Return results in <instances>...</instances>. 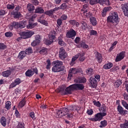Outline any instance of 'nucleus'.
<instances>
[{
  "instance_id": "nucleus-34",
  "label": "nucleus",
  "mask_w": 128,
  "mask_h": 128,
  "mask_svg": "<svg viewBox=\"0 0 128 128\" xmlns=\"http://www.w3.org/2000/svg\"><path fill=\"white\" fill-rule=\"evenodd\" d=\"M16 26H17V28H24V22H20V23L16 22Z\"/></svg>"
},
{
  "instance_id": "nucleus-38",
  "label": "nucleus",
  "mask_w": 128,
  "mask_h": 128,
  "mask_svg": "<svg viewBox=\"0 0 128 128\" xmlns=\"http://www.w3.org/2000/svg\"><path fill=\"white\" fill-rule=\"evenodd\" d=\"M96 58L99 62H102V54L97 52Z\"/></svg>"
},
{
  "instance_id": "nucleus-25",
  "label": "nucleus",
  "mask_w": 128,
  "mask_h": 128,
  "mask_svg": "<svg viewBox=\"0 0 128 128\" xmlns=\"http://www.w3.org/2000/svg\"><path fill=\"white\" fill-rule=\"evenodd\" d=\"M78 56L79 55H78V54H76L72 58V61L70 63V66H74V64L75 62L78 58Z\"/></svg>"
},
{
  "instance_id": "nucleus-28",
  "label": "nucleus",
  "mask_w": 128,
  "mask_h": 128,
  "mask_svg": "<svg viewBox=\"0 0 128 128\" xmlns=\"http://www.w3.org/2000/svg\"><path fill=\"white\" fill-rule=\"evenodd\" d=\"M112 62H108L106 64H105L104 66V70H110V68H112Z\"/></svg>"
},
{
  "instance_id": "nucleus-5",
  "label": "nucleus",
  "mask_w": 128,
  "mask_h": 128,
  "mask_svg": "<svg viewBox=\"0 0 128 128\" xmlns=\"http://www.w3.org/2000/svg\"><path fill=\"white\" fill-rule=\"evenodd\" d=\"M106 116V110L104 108H101L100 112L96 114L95 117L96 118V120H97V122H100V120H102V118Z\"/></svg>"
},
{
  "instance_id": "nucleus-42",
  "label": "nucleus",
  "mask_w": 128,
  "mask_h": 128,
  "mask_svg": "<svg viewBox=\"0 0 128 128\" xmlns=\"http://www.w3.org/2000/svg\"><path fill=\"white\" fill-rule=\"evenodd\" d=\"M121 104L122 106H123L128 110V104L126 103V102L124 101V100H122Z\"/></svg>"
},
{
  "instance_id": "nucleus-10",
  "label": "nucleus",
  "mask_w": 128,
  "mask_h": 128,
  "mask_svg": "<svg viewBox=\"0 0 128 128\" xmlns=\"http://www.w3.org/2000/svg\"><path fill=\"white\" fill-rule=\"evenodd\" d=\"M22 82V80L20 79V78H16L14 82L10 84L9 86V88H16L17 86H18Z\"/></svg>"
},
{
  "instance_id": "nucleus-33",
  "label": "nucleus",
  "mask_w": 128,
  "mask_h": 128,
  "mask_svg": "<svg viewBox=\"0 0 128 128\" xmlns=\"http://www.w3.org/2000/svg\"><path fill=\"white\" fill-rule=\"evenodd\" d=\"M10 30H12L14 28H18V26H16V22H13L11 24L8 26Z\"/></svg>"
},
{
  "instance_id": "nucleus-4",
  "label": "nucleus",
  "mask_w": 128,
  "mask_h": 128,
  "mask_svg": "<svg viewBox=\"0 0 128 128\" xmlns=\"http://www.w3.org/2000/svg\"><path fill=\"white\" fill-rule=\"evenodd\" d=\"M56 32L54 30H52L48 36V39L45 40V44H47V46H50V44H52L54 40H56Z\"/></svg>"
},
{
  "instance_id": "nucleus-47",
  "label": "nucleus",
  "mask_w": 128,
  "mask_h": 128,
  "mask_svg": "<svg viewBox=\"0 0 128 128\" xmlns=\"http://www.w3.org/2000/svg\"><path fill=\"white\" fill-rule=\"evenodd\" d=\"M24 52H25V53L26 54V55L30 54H32V48H28L26 49Z\"/></svg>"
},
{
  "instance_id": "nucleus-36",
  "label": "nucleus",
  "mask_w": 128,
  "mask_h": 128,
  "mask_svg": "<svg viewBox=\"0 0 128 128\" xmlns=\"http://www.w3.org/2000/svg\"><path fill=\"white\" fill-rule=\"evenodd\" d=\"M36 26H38V23L30 22L27 26V28H34Z\"/></svg>"
},
{
  "instance_id": "nucleus-56",
  "label": "nucleus",
  "mask_w": 128,
  "mask_h": 128,
  "mask_svg": "<svg viewBox=\"0 0 128 128\" xmlns=\"http://www.w3.org/2000/svg\"><path fill=\"white\" fill-rule=\"evenodd\" d=\"M6 46L4 43H0V50H6Z\"/></svg>"
},
{
  "instance_id": "nucleus-2",
  "label": "nucleus",
  "mask_w": 128,
  "mask_h": 128,
  "mask_svg": "<svg viewBox=\"0 0 128 128\" xmlns=\"http://www.w3.org/2000/svg\"><path fill=\"white\" fill-rule=\"evenodd\" d=\"M107 22L118 24L120 22V18H118V12H111L110 15L107 18Z\"/></svg>"
},
{
  "instance_id": "nucleus-1",
  "label": "nucleus",
  "mask_w": 128,
  "mask_h": 128,
  "mask_svg": "<svg viewBox=\"0 0 128 128\" xmlns=\"http://www.w3.org/2000/svg\"><path fill=\"white\" fill-rule=\"evenodd\" d=\"M70 110L67 108H62L60 110H57L56 118H60L64 116L67 114V118H72V113L68 114Z\"/></svg>"
},
{
  "instance_id": "nucleus-31",
  "label": "nucleus",
  "mask_w": 128,
  "mask_h": 128,
  "mask_svg": "<svg viewBox=\"0 0 128 128\" xmlns=\"http://www.w3.org/2000/svg\"><path fill=\"white\" fill-rule=\"evenodd\" d=\"M26 8L28 12H32L33 10H34V6L30 4H28Z\"/></svg>"
},
{
  "instance_id": "nucleus-11",
  "label": "nucleus",
  "mask_w": 128,
  "mask_h": 128,
  "mask_svg": "<svg viewBox=\"0 0 128 128\" xmlns=\"http://www.w3.org/2000/svg\"><path fill=\"white\" fill-rule=\"evenodd\" d=\"M126 54V52L122 51L121 52H120L119 54H118L116 58V62H120L122 60H124V56Z\"/></svg>"
},
{
  "instance_id": "nucleus-30",
  "label": "nucleus",
  "mask_w": 128,
  "mask_h": 128,
  "mask_svg": "<svg viewBox=\"0 0 128 128\" xmlns=\"http://www.w3.org/2000/svg\"><path fill=\"white\" fill-rule=\"evenodd\" d=\"M25 74L26 76H32V75L34 74V71L32 70H28L26 72Z\"/></svg>"
},
{
  "instance_id": "nucleus-57",
  "label": "nucleus",
  "mask_w": 128,
  "mask_h": 128,
  "mask_svg": "<svg viewBox=\"0 0 128 128\" xmlns=\"http://www.w3.org/2000/svg\"><path fill=\"white\" fill-rule=\"evenodd\" d=\"M29 116H30V118H32L34 120H36V114H34V112H30L29 114Z\"/></svg>"
},
{
  "instance_id": "nucleus-8",
  "label": "nucleus",
  "mask_w": 128,
  "mask_h": 128,
  "mask_svg": "<svg viewBox=\"0 0 128 128\" xmlns=\"http://www.w3.org/2000/svg\"><path fill=\"white\" fill-rule=\"evenodd\" d=\"M66 56H68V53L66 52L64 48H60L59 51V58L60 60H64Z\"/></svg>"
},
{
  "instance_id": "nucleus-61",
  "label": "nucleus",
  "mask_w": 128,
  "mask_h": 128,
  "mask_svg": "<svg viewBox=\"0 0 128 128\" xmlns=\"http://www.w3.org/2000/svg\"><path fill=\"white\" fill-rule=\"evenodd\" d=\"M31 2L34 6H38V4H40L38 0H31Z\"/></svg>"
},
{
  "instance_id": "nucleus-54",
  "label": "nucleus",
  "mask_w": 128,
  "mask_h": 128,
  "mask_svg": "<svg viewBox=\"0 0 128 128\" xmlns=\"http://www.w3.org/2000/svg\"><path fill=\"white\" fill-rule=\"evenodd\" d=\"M90 36H96L98 34V32L94 30H92L90 32Z\"/></svg>"
},
{
  "instance_id": "nucleus-40",
  "label": "nucleus",
  "mask_w": 128,
  "mask_h": 128,
  "mask_svg": "<svg viewBox=\"0 0 128 128\" xmlns=\"http://www.w3.org/2000/svg\"><path fill=\"white\" fill-rule=\"evenodd\" d=\"M120 128H128V121L126 120H125L124 123L120 124Z\"/></svg>"
},
{
  "instance_id": "nucleus-23",
  "label": "nucleus",
  "mask_w": 128,
  "mask_h": 128,
  "mask_svg": "<svg viewBox=\"0 0 128 128\" xmlns=\"http://www.w3.org/2000/svg\"><path fill=\"white\" fill-rule=\"evenodd\" d=\"M58 44L60 46H66V42L64 40H62V36H60L58 38Z\"/></svg>"
},
{
  "instance_id": "nucleus-26",
  "label": "nucleus",
  "mask_w": 128,
  "mask_h": 128,
  "mask_svg": "<svg viewBox=\"0 0 128 128\" xmlns=\"http://www.w3.org/2000/svg\"><path fill=\"white\" fill-rule=\"evenodd\" d=\"M22 94V90L16 88L14 90V95L15 96H17V98H18Z\"/></svg>"
},
{
  "instance_id": "nucleus-41",
  "label": "nucleus",
  "mask_w": 128,
  "mask_h": 128,
  "mask_svg": "<svg viewBox=\"0 0 128 128\" xmlns=\"http://www.w3.org/2000/svg\"><path fill=\"white\" fill-rule=\"evenodd\" d=\"M107 124H108V122H106V120H104L103 121L100 122V124L99 126L100 128H106Z\"/></svg>"
},
{
  "instance_id": "nucleus-62",
  "label": "nucleus",
  "mask_w": 128,
  "mask_h": 128,
  "mask_svg": "<svg viewBox=\"0 0 128 128\" xmlns=\"http://www.w3.org/2000/svg\"><path fill=\"white\" fill-rule=\"evenodd\" d=\"M15 116H16V118H20V112H18V111L16 109L15 110Z\"/></svg>"
},
{
  "instance_id": "nucleus-49",
  "label": "nucleus",
  "mask_w": 128,
  "mask_h": 128,
  "mask_svg": "<svg viewBox=\"0 0 128 128\" xmlns=\"http://www.w3.org/2000/svg\"><path fill=\"white\" fill-rule=\"evenodd\" d=\"M80 46H81V48H88V44H86L84 42H82L80 44Z\"/></svg>"
},
{
  "instance_id": "nucleus-51",
  "label": "nucleus",
  "mask_w": 128,
  "mask_h": 128,
  "mask_svg": "<svg viewBox=\"0 0 128 128\" xmlns=\"http://www.w3.org/2000/svg\"><path fill=\"white\" fill-rule=\"evenodd\" d=\"M92 102L94 106H98V108L100 107V102L98 101L96 102V100H94Z\"/></svg>"
},
{
  "instance_id": "nucleus-16",
  "label": "nucleus",
  "mask_w": 128,
  "mask_h": 128,
  "mask_svg": "<svg viewBox=\"0 0 128 128\" xmlns=\"http://www.w3.org/2000/svg\"><path fill=\"white\" fill-rule=\"evenodd\" d=\"M117 108L118 111L120 112V114L124 116L128 114V110H124V108H122V106H120V105H118Z\"/></svg>"
},
{
  "instance_id": "nucleus-43",
  "label": "nucleus",
  "mask_w": 128,
  "mask_h": 128,
  "mask_svg": "<svg viewBox=\"0 0 128 128\" xmlns=\"http://www.w3.org/2000/svg\"><path fill=\"white\" fill-rule=\"evenodd\" d=\"M59 8L60 10H64L68 8V6L66 5V4L64 3L60 6Z\"/></svg>"
},
{
  "instance_id": "nucleus-12",
  "label": "nucleus",
  "mask_w": 128,
  "mask_h": 128,
  "mask_svg": "<svg viewBox=\"0 0 128 128\" xmlns=\"http://www.w3.org/2000/svg\"><path fill=\"white\" fill-rule=\"evenodd\" d=\"M121 8L124 16L128 18V3L122 4Z\"/></svg>"
},
{
  "instance_id": "nucleus-27",
  "label": "nucleus",
  "mask_w": 128,
  "mask_h": 128,
  "mask_svg": "<svg viewBox=\"0 0 128 128\" xmlns=\"http://www.w3.org/2000/svg\"><path fill=\"white\" fill-rule=\"evenodd\" d=\"M0 122L2 126H6V117L2 116L0 118Z\"/></svg>"
},
{
  "instance_id": "nucleus-60",
  "label": "nucleus",
  "mask_w": 128,
  "mask_h": 128,
  "mask_svg": "<svg viewBox=\"0 0 128 128\" xmlns=\"http://www.w3.org/2000/svg\"><path fill=\"white\" fill-rule=\"evenodd\" d=\"M46 62H47L46 68L47 70H50V60H46Z\"/></svg>"
},
{
  "instance_id": "nucleus-46",
  "label": "nucleus",
  "mask_w": 128,
  "mask_h": 128,
  "mask_svg": "<svg viewBox=\"0 0 128 128\" xmlns=\"http://www.w3.org/2000/svg\"><path fill=\"white\" fill-rule=\"evenodd\" d=\"M10 106H12V102L10 101H8L6 102L5 108L6 110H10Z\"/></svg>"
},
{
  "instance_id": "nucleus-18",
  "label": "nucleus",
  "mask_w": 128,
  "mask_h": 128,
  "mask_svg": "<svg viewBox=\"0 0 128 128\" xmlns=\"http://www.w3.org/2000/svg\"><path fill=\"white\" fill-rule=\"evenodd\" d=\"M90 22L93 26H96L98 24V22L96 21V18L94 17H91L90 18Z\"/></svg>"
},
{
  "instance_id": "nucleus-53",
  "label": "nucleus",
  "mask_w": 128,
  "mask_h": 128,
  "mask_svg": "<svg viewBox=\"0 0 128 128\" xmlns=\"http://www.w3.org/2000/svg\"><path fill=\"white\" fill-rule=\"evenodd\" d=\"M12 36H14V34L12 32H6L5 33V36H6V38H10Z\"/></svg>"
},
{
  "instance_id": "nucleus-14",
  "label": "nucleus",
  "mask_w": 128,
  "mask_h": 128,
  "mask_svg": "<svg viewBox=\"0 0 128 128\" xmlns=\"http://www.w3.org/2000/svg\"><path fill=\"white\" fill-rule=\"evenodd\" d=\"M40 42V36L36 35L35 36V40L32 42L31 45L32 46H36Z\"/></svg>"
},
{
  "instance_id": "nucleus-37",
  "label": "nucleus",
  "mask_w": 128,
  "mask_h": 128,
  "mask_svg": "<svg viewBox=\"0 0 128 128\" xmlns=\"http://www.w3.org/2000/svg\"><path fill=\"white\" fill-rule=\"evenodd\" d=\"M44 9L42 8H37L36 10H35V12L36 14H44Z\"/></svg>"
},
{
  "instance_id": "nucleus-52",
  "label": "nucleus",
  "mask_w": 128,
  "mask_h": 128,
  "mask_svg": "<svg viewBox=\"0 0 128 128\" xmlns=\"http://www.w3.org/2000/svg\"><path fill=\"white\" fill-rule=\"evenodd\" d=\"M45 14H46L47 16H52V14H54V13L52 12V11L51 10H48V11H46L44 12Z\"/></svg>"
},
{
  "instance_id": "nucleus-48",
  "label": "nucleus",
  "mask_w": 128,
  "mask_h": 128,
  "mask_svg": "<svg viewBox=\"0 0 128 128\" xmlns=\"http://www.w3.org/2000/svg\"><path fill=\"white\" fill-rule=\"evenodd\" d=\"M86 72L88 76H92V69L88 68L86 70Z\"/></svg>"
},
{
  "instance_id": "nucleus-32",
  "label": "nucleus",
  "mask_w": 128,
  "mask_h": 128,
  "mask_svg": "<svg viewBox=\"0 0 128 128\" xmlns=\"http://www.w3.org/2000/svg\"><path fill=\"white\" fill-rule=\"evenodd\" d=\"M60 70H62V68L58 67V66H54L52 68V72H58Z\"/></svg>"
},
{
  "instance_id": "nucleus-58",
  "label": "nucleus",
  "mask_w": 128,
  "mask_h": 128,
  "mask_svg": "<svg viewBox=\"0 0 128 128\" xmlns=\"http://www.w3.org/2000/svg\"><path fill=\"white\" fill-rule=\"evenodd\" d=\"M14 16L16 18H22V14L18 12L14 13Z\"/></svg>"
},
{
  "instance_id": "nucleus-22",
  "label": "nucleus",
  "mask_w": 128,
  "mask_h": 128,
  "mask_svg": "<svg viewBox=\"0 0 128 128\" xmlns=\"http://www.w3.org/2000/svg\"><path fill=\"white\" fill-rule=\"evenodd\" d=\"M54 65L58 66V68H62V61L60 60H56L53 62Z\"/></svg>"
},
{
  "instance_id": "nucleus-55",
  "label": "nucleus",
  "mask_w": 128,
  "mask_h": 128,
  "mask_svg": "<svg viewBox=\"0 0 128 128\" xmlns=\"http://www.w3.org/2000/svg\"><path fill=\"white\" fill-rule=\"evenodd\" d=\"M44 18V15H42L39 18H38V22H40V24L41 23V22H43Z\"/></svg>"
},
{
  "instance_id": "nucleus-59",
  "label": "nucleus",
  "mask_w": 128,
  "mask_h": 128,
  "mask_svg": "<svg viewBox=\"0 0 128 128\" xmlns=\"http://www.w3.org/2000/svg\"><path fill=\"white\" fill-rule=\"evenodd\" d=\"M90 4L92 6H94V4H98V0H90Z\"/></svg>"
},
{
  "instance_id": "nucleus-20",
  "label": "nucleus",
  "mask_w": 128,
  "mask_h": 128,
  "mask_svg": "<svg viewBox=\"0 0 128 128\" xmlns=\"http://www.w3.org/2000/svg\"><path fill=\"white\" fill-rule=\"evenodd\" d=\"M110 7H105L104 8H103L102 12V16L104 18V16H106V12H110Z\"/></svg>"
},
{
  "instance_id": "nucleus-64",
  "label": "nucleus",
  "mask_w": 128,
  "mask_h": 128,
  "mask_svg": "<svg viewBox=\"0 0 128 128\" xmlns=\"http://www.w3.org/2000/svg\"><path fill=\"white\" fill-rule=\"evenodd\" d=\"M18 128H24V123H19L18 126Z\"/></svg>"
},
{
  "instance_id": "nucleus-15",
  "label": "nucleus",
  "mask_w": 128,
  "mask_h": 128,
  "mask_svg": "<svg viewBox=\"0 0 128 128\" xmlns=\"http://www.w3.org/2000/svg\"><path fill=\"white\" fill-rule=\"evenodd\" d=\"M88 6L86 4H84L81 10L82 12H84V16H86L87 18H90V12H88Z\"/></svg>"
},
{
  "instance_id": "nucleus-9",
  "label": "nucleus",
  "mask_w": 128,
  "mask_h": 128,
  "mask_svg": "<svg viewBox=\"0 0 128 128\" xmlns=\"http://www.w3.org/2000/svg\"><path fill=\"white\" fill-rule=\"evenodd\" d=\"M22 34V38H32V36L34 34V32L32 31H27L26 32H23Z\"/></svg>"
},
{
  "instance_id": "nucleus-39",
  "label": "nucleus",
  "mask_w": 128,
  "mask_h": 128,
  "mask_svg": "<svg viewBox=\"0 0 128 128\" xmlns=\"http://www.w3.org/2000/svg\"><path fill=\"white\" fill-rule=\"evenodd\" d=\"M48 52V49L46 48H44L40 50V54H43V56H44V54H47Z\"/></svg>"
},
{
  "instance_id": "nucleus-3",
  "label": "nucleus",
  "mask_w": 128,
  "mask_h": 128,
  "mask_svg": "<svg viewBox=\"0 0 128 128\" xmlns=\"http://www.w3.org/2000/svg\"><path fill=\"white\" fill-rule=\"evenodd\" d=\"M84 88V86L82 84H75L72 85L70 86L66 89V92L67 94H72V90H82Z\"/></svg>"
},
{
  "instance_id": "nucleus-13",
  "label": "nucleus",
  "mask_w": 128,
  "mask_h": 128,
  "mask_svg": "<svg viewBox=\"0 0 128 128\" xmlns=\"http://www.w3.org/2000/svg\"><path fill=\"white\" fill-rule=\"evenodd\" d=\"M90 86L92 88H96V86H98V82L94 77H90Z\"/></svg>"
},
{
  "instance_id": "nucleus-44",
  "label": "nucleus",
  "mask_w": 128,
  "mask_h": 128,
  "mask_svg": "<svg viewBox=\"0 0 128 128\" xmlns=\"http://www.w3.org/2000/svg\"><path fill=\"white\" fill-rule=\"evenodd\" d=\"M75 82H80L81 84H84L86 82V79L84 78H82L80 79L79 81L76 82V80H74Z\"/></svg>"
},
{
  "instance_id": "nucleus-7",
  "label": "nucleus",
  "mask_w": 128,
  "mask_h": 128,
  "mask_svg": "<svg viewBox=\"0 0 128 128\" xmlns=\"http://www.w3.org/2000/svg\"><path fill=\"white\" fill-rule=\"evenodd\" d=\"M76 36V32L74 29H70V30L68 31L66 34V36L68 38H72Z\"/></svg>"
},
{
  "instance_id": "nucleus-35",
  "label": "nucleus",
  "mask_w": 128,
  "mask_h": 128,
  "mask_svg": "<svg viewBox=\"0 0 128 128\" xmlns=\"http://www.w3.org/2000/svg\"><path fill=\"white\" fill-rule=\"evenodd\" d=\"M81 28L82 30H86L88 28V24L84 21L81 22Z\"/></svg>"
},
{
  "instance_id": "nucleus-45",
  "label": "nucleus",
  "mask_w": 128,
  "mask_h": 128,
  "mask_svg": "<svg viewBox=\"0 0 128 128\" xmlns=\"http://www.w3.org/2000/svg\"><path fill=\"white\" fill-rule=\"evenodd\" d=\"M25 104H26V100H24V99H23L21 102H20L18 105V107L20 108H24Z\"/></svg>"
},
{
  "instance_id": "nucleus-24",
  "label": "nucleus",
  "mask_w": 128,
  "mask_h": 128,
  "mask_svg": "<svg viewBox=\"0 0 128 128\" xmlns=\"http://www.w3.org/2000/svg\"><path fill=\"white\" fill-rule=\"evenodd\" d=\"M69 22L71 26H76V28H78L80 26V23H78V22H76V20H70Z\"/></svg>"
},
{
  "instance_id": "nucleus-19",
  "label": "nucleus",
  "mask_w": 128,
  "mask_h": 128,
  "mask_svg": "<svg viewBox=\"0 0 128 128\" xmlns=\"http://www.w3.org/2000/svg\"><path fill=\"white\" fill-rule=\"evenodd\" d=\"M10 74H12V70H8L2 72V76L4 78H8Z\"/></svg>"
},
{
  "instance_id": "nucleus-29",
  "label": "nucleus",
  "mask_w": 128,
  "mask_h": 128,
  "mask_svg": "<svg viewBox=\"0 0 128 128\" xmlns=\"http://www.w3.org/2000/svg\"><path fill=\"white\" fill-rule=\"evenodd\" d=\"M122 84V80L120 79L117 80L115 82H114V86L115 88H119L120 86Z\"/></svg>"
},
{
  "instance_id": "nucleus-17",
  "label": "nucleus",
  "mask_w": 128,
  "mask_h": 128,
  "mask_svg": "<svg viewBox=\"0 0 128 128\" xmlns=\"http://www.w3.org/2000/svg\"><path fill=\"white\" fill-rule=\"evenodd\" d=\"M26 56V54L24 51H21L18 54V60H24Z\"/></svg>"
},
{
  "instance_id": "nucleus-63",
  "label": "nucleus",
  "mask_w": 128,
  "mask_h": 128,
  "mask_svg": "<svg viewBox=\"0 0 128 128\" xmlns=\"http://www.w3.org/2000/svg\"><path fill=\"white\" fill-rule=\"evenodd\" d=\"M62 19L58 18V20H57V24H58L59 26H62Z\"/></svg>"
},
{
  "instance_id": "nucleus-21",
  "label": "nucleus",
  "mask_w": 128,
  "mask_h": 128,
  "mask_svg": "<svg viewBox=\"0 0 128 128\" xmlns=\"http://www.w3.org/2000/svg\"><path fill=\"white\" fill-rule=\"evenodd\" d=\"M79 58V60H80V62H84V60H86V57H84V52H80L78 54H77Z\"/></svg>"
},
{
  "instance_id": "nucleus-50",
  "label": "nucleus",
  "mask_w": 128,
  "mask_h": 128,
  "mask_svg": "<svg viewBox=\"0 0 128 128\" xmlns=\"http://www.w3.org/2000/svg\"><path fill=\"white\" fill-rule=\"evenodd\" d=\"M8 10H14V4H8L6 6Z\"/></svg>"
},
{
  "instance_id": "nucleus-6",
  "label": "nucleus",
  "mask_w": 128,
  "mask_h": 128,
  "mask_svg": "<svg viewBox=\"0 0 128 128\" xmlns=\"http://www.w3.org/2000/svg\"><path fill=\"white\" fill-rule=\"evenodd\" d=\"M80 70V69H78V68H71L69 70V73L68 77V80H72V74H78Z\"/></svg>"
}]
</instances>
